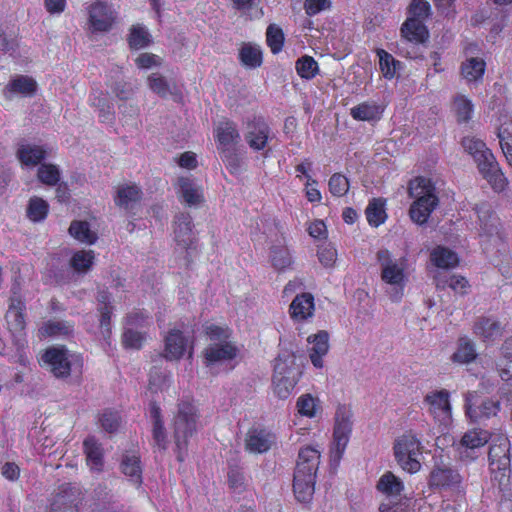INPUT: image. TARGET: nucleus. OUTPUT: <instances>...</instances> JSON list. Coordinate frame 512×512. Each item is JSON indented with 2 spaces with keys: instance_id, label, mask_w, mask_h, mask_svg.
I'll return each instance as SVG.
<instances>
[{
  "instance_id": "nucleus-1",
  "label": "nucleus",
  "mask_w": 512,
  "mask_h": 512,
  "mask_svg": "<svg viewBox=\"0 0 512 512\" xmlns=\"http://www.w3.org/2000/svg\"><path fill=\"white\" fill-rule=\"evenodd\" d=\"M380 267V278L384 284L385 293L392 302H400L408 283L407 259L396 258L387 249H381L376 254Z\"/></svg>"
},
{
  "instance_id": "nucleus-2",
  "label": "nucleus",
  "mask_w": 512,
  "mask_h": 512,
  "mask_svg": "<svg viewBox=\"0 0 512 512\" xmlns=\"http://www.w3.org/2000/svg\"><path fill=\"white\" fill-rule=\"evenodd\" d=\"M408 193L415 199L409 210L411 220L418 225L425 224L439 203L435 187L429 179L416 177L410 181Z\"/></svg>"
},
{
  "instance_id": "nucleus-3",
  "label": "nucleus",
  "mask_w": 512,
  "mask_h": 512,
  "mask_svg": "<svg viewBox=\"0 0 512 512\" xmlns=\"http://www.w3.org/2000/svg\"><path fill=\"white\" fill-rule=\"evenodd\" d=\"M173 426L177 459L182 462L187 453L189 439L199 427L197 407L190 401H181L178 404Z\"/></svg>"
},
{
  "instance_id": "nucleus-4",
  "label": "nucleus",
  "mask_w": 512,
  "mask_h": 512,
  "mask_svg": "<svg viewBox=\"0 0 512 512\" xmlns=\"http://www.w3.org/2000/svg\"><path fill=\"white\" fill-rule=\"evenodd\" d=\"M301 375L296 365V357L289 352L278 356L274 365V391L280 399H286L292 393Z\"/></svg>"
},
{
  "instance_id": "nucleus-5",
  "label": "nucleus",
  "mask_w": 512,
  "mask_h": 512,
  "mask_svg": "<svg viewBox=\"0 0 512 512\" xmlns=\"http://www.w3.org/2000/svg\"><path fill=\"white\" fill-rule=\"evenodd\" d=\"M422 444L412 432L398 437L394 443V455L400 467L411 474L421 468Z\"/></svg>"
},
{
  "instance_id": "nucleus-6",
  "label": "nucleus",
  "mask_w": 512,
  "mask_h": 512,
  "mask_svg": "<svg viewBox=\"0 0 512 512\" xmlns=\"http://www.w3.org/2000/svg\"><path fill=\"white\" fill-rule=\"evenodd\" d=\"M26 304L23 301L19 287L14 284L11 288V296L9 298L8 309L5 314V321L7 329L14 337L15 343L18 348H24L26 345L25 339V314Z\"/></svg>"
},
{
  "instance_id": "nucleus-7",
  "label": "nucleus",
  "mask_w": 512,
  "mask_h": 512,
  "mask_svg": "<svg viewBox=\"0 0 512 512\" xmlns=\"http://www.w3.org/2000/svg\"><path fill=\"white\" fill-rule=\"evenodd\" d=\"M352 411L345 405H339L335 413L331 459L339 462L347 447L352 432Z\"/></svg>"
},
{
  "instance_id": "nucleus-8",
  "label": "nucleus",
  "mask_w": 512,
  "mask_h": 512,
  "mask_svg": "<svg viewBox=\"0 0 512 512\" xmlns=\"http://www.w3.org/2000/svg\"><path fill=\"white\" fill-rule=\"evenodd\" d=\"M77 360L75 355L69 353L64 347H51L42 355L46 364L55 377L63 378L70 375L72 365Z\"/></svg>"
},
{
  "instance_id": "nucleus-9",
  "label": "nucleus",
  "mask_w": 512,
  "mask_h": 512,
  "mask_svg": "<svg viewBox=\"0 0 512 512\" xmlns=\"http://www.w3.org/2000/svg\"><path fill=\"white\" fill-rule=\"evenodd\" d=\"M423 406L433 420L446 428L448 420V391L446 389H433L423 398Z\"/></svg>"
},
{
  "instance_id": "nucleus-10",
  "label": "nucleus",
  "mask_w": 512,
  "mask_h": 512,
  "mask_svg": "<svg viewBox=\"0 0 512 512\" xmlns=\"http://www.w3.org/2000/svg\"><path fill=\"white\" fill-rule=\"evenodd\" d=\"M175 241L181 253H185V264L196 249L195 236L192 230V219L189 214L181 213L176 217L174 228Z\"/></svg>"
},
{
  "instance_id": "nucleus-11",
  "label": "nucleus",
  "mask_w": 512,
  "mask_h": 512,
  "mask_svg": "<svg viewBox=\"0 0 512 512\" xmlns=\"http://www.w3.org/2000/svg\"><path fill=\"white\" fill-rule=\"evenodd\" d=\"M270 138V127L262 117H253L246 122L244 139L252 150H264Z\"/></svg>"
},
{
  "instance_id": "nucleus-12",
  "label": "nucleus",
  "mask_w": 512,
  "mask_h": 512,
  "mask_svg": "<svg viewBox=\"0 0 512 512\" xmlns=\"http://www.w3.org/2000/svg\"><path fill=\"white\" fill-rule=\"evenodd\" d=\"M88 14L89 28L92 32H106L110 30L116 19V13L112 5L102 1H97L90 5Z\"/></svg>"
},
{
  "instance_id": "nucleus-13",
  "label": "nucleus",
  "mask_w": 512,
  "mask_h": 512,
  "mask_svg": "<svg viewBox=\"0 0 512 512\" xmlns=\"http://www.w3.org/2000/svg\"><path fill=\"white\" fill-rule=\"evenodd\" d=\"M428 272L438 289H445L447 287L448 249L446 247L437 246L431 250Z\"/></svg>"
},
{
  "instance_id": "nucleus-14",
  "label": "nucleus",
  "mask_w": 512,
  "mask_h": 512,
  "mask_svg": "<svg viewBox=\"0 0 512 512\" xmlns=\"http://www.w3.org/2000/svg\"><path fill=\"white\" fill-rule=\"evenodd\" d=\"M510 441L505 435L492 439L489 449V461L493 470L505 471L510 467Z\"/></svg>"
},
{
  "instance_id": "nucleus-15",
  "label": "nucleus",
  "mask_w": 512,
  "mask_h": 512,
  "mask_svg": "<svg viewBox=\"0 0 512 512\" xmlns=\"http://www.w3.org/2000/svg\"><path fill=\"white\" fill-rule=\"evenodd\" d=\"M237 353L238 349L232 342H214L204 349V362L206 366L222 364L234 359Z\"/></svg>"
},
{
  "instance_id": "nucleus-16",
  "label": "nucleus",
  "mask_w": 512,
  "mask_h": 512,
  "mask_svg": "<svg viewBox=\"0 0 512 512\" xmlns=\"http://www.w3.org/2000/svg\"><path fill=\"white\" fill-rule=\"evenodd\" d=\"M164 357L168 360H179L188 350L192 349L190 337L179 329H171L165 337Z\"/></svg>"
},
{
  "instance_id": "nucleus-17",
  "label": "nucleus",
  "mask_w": 512,
  "mask_h": 512,
  "mask_svg": "<svg viewBox=\"0 0 512 512\" xmlns=\"http://www.w3.org/2000/svg\"><path fill=\"white\" fill-rule=\"evenodd\" d=\"M79 501L80 492L77 488L63 486L54 496L50 504V512H78Z\"/></svg>"
},
{
  "instance_id": "nucleus-18",
  "label": "nucleus",
  "mask_w": 512,
  "mask_h": 512,
  "mask_svg": "<svg viewBox=\"0 0 512 512\" xmlns=\"http://www.w3.org/2000/svg\"><path fill=\"white\" fill-rule=\"evenodd\" d=\"M476 212L478 214L479 226L481 227V235L497 238L499 242L502 241L500 220L490 207L486 204H481L476 207Z\"/></svg>"
},
{
  "instance_id": "nucleus-19",
  "label": "nucleus",
  "mask_w": 512,
  "mask_h": 512,
  "mask_svg": "<svg viewBox=\"0 0 512 512\" xmlns=\"http://www.w3.org/2000/svg\"><path fill=\"white\" fill-rule=\"evenodd\" d=\"M307 342L311 344V347L309 348V358L316 368H322L323 363V357L328 353L329 351V334L328 332L321 330L318 331L316 334L310 335L307 338Z\"/></svg>"
},
{
  "instance_id": "nucleus-20",
  "label": "nucleus",
  "mask_w": 512,
  "mask_h": 512,
  "mask_svg": "<svg viewBox=\"0 0 512 512\" xmlns=\"http://www.w3.org/2000/svg\"><path fill=\"white\" fill-rule=\"evenodd\" d=\"M315 302L310 293L298 294L289 306V314L292 320L296 322L311 318L314 314Z\"/></svg>"
},
{
  "instance_id": "nucleus-21",
  "label": "nucleus",
  "mask_w": 512,
  "mask_h": 512,
  "mask_svg": "<svg viewBox=\"0 0 512 512\" xmlns=\"http://www.w3.org/2000/svg\"><path fill=\"white\" fill-rule=\"evenodd\" d=\"M475 105L465 94L456 93L453 96L451 110L458 125L467 126L472 121Z\"/></svg>"
},
{
  "instance_id": "nucleus-22",
  "label": "nucleus",
  "mask_w": 512,
  "mask_h": 512,
  "mask_svg": "<svg viewBox=\"0 0 512 512\" xmlns=\"http://www.w3.org/2000/svg\"><path fill=\"white\" fill-rule=\"evenodd\" d=\"M473 332L483 341L492 342L502 336L503 327L493 318L480 317L473 324Z\"/></svg>"
},
{
  "instance_id": "nucleus-23",
  "label": "nucleus",
  "mask_w": 512,
  "mask_h": 512,
  "mask_svg": "<svg viewBox=\"0 0 512 512\" xmlns=\"http://www.w3.org/2000/svg\"><path fill=\"white\" fill-rule=\"evenodd\" d=\"M314 473L294 472L293 490L299 502L307 503L312 499L315 489Z\"/></svg>"
},
{
  "instance_id": "nucleus-24",
  "label": "nucleus",
  "mask_w": 512,
  "mask_h": 512,
  "mask_svg": "<svg viewBox=\"0 0 512 512\" xmlns=\"http://www.w3.org/2000/svg\"><path fill=\"white\" fill-rule=\"evenodd\" d=\"M274 442L271 433L263 429H251L245 439L246 449L251 453H264L268 451Z\"/></svg>"
},
{
  "instance_id": "nucleus-25",
  "label": "nucleus",
  "mask_w": 512,
  "mask_h": 512,
  "mask_svg": "<svg viewBox=\"0 0 512 512\" xmlns=\"http://www.w3.org/2000/svg\"><path fill=\"white\" fill-rule=\"evenodd\" d=\"M87 466L93 472H101L104 466L102 445L94 438L88 437L83 442Z\"/></svg>"
},
{
  "instance_id": "nucleus-26",
  "label": "nucleus",
  "mask_w": 512,
  "mask_h": 512,
  "mask_svg": "<svg viewBox=\"0 0 512 512\" xmlns=\"http://www.w3.org/2000/svg\"><path fill=\"white\" fill-rule=\"evenodd\" d=\"M320 451L316 447L306 446L299 451L295 472L314 473L318 469Z\"/></svg>"
},
{
  "instance_id": "nucleus-27",
  "label": "nucleus",
  "mask_w": 512,
  "mask_h": 512,
  "mask_svg": "<svg viewBox=\"0 0 512 512\" xmlns=\"http://www.w3.org/2000/svg\"><path fill=\"white\" fill-rule=\"evenodd\" d=\"M401 34L404 39L413 43H423L428 38V30L423 21L408 17L402 24Z\"/></svg>"
},
{
  "instance_id": "nucleus-28",
  "label": "nucleus",
  "mask_w": 512,
  "mask_h": 512,
  "mask_svg": "<svg viewBox=\"0 0 512 512\" xmlns=\"http://www.w3.org/2000/svg\"><path fill=\"white\" fill-rule=\"evenodd\" d=\"M178 185L183 201L187 205L194 206L200 204L203 201L202 187L195 183L191 178H179Z\"/></svg>"
},
{
  "instance_id": "nucleus-29",
  "label": "nucleus",
  "mask_w": 512,
  "mask_h": 512,
  "mask_svg": "<svg viewBox=\"0 0 512 512\" xmlns=\"http://www.w3.org/2000/svg\"><path fill=\"white\" fill-rule=\"evenodd\" d=\"M486 63L478 57H470L461 64V76L468 84L477 83L482 80L485 73Z\"/></svg>"
},
{
  "instance_id": "nucleus-30",
  "label": "nucleus",
  "mask_w": 512,
  "mask_h": 512,
  "mask_svg": "<svg viewBox=\"0 0 512 512\" xmlns=\"http://www.w3.org/2000/svg\"><path fill=\"white\" fill-rule=\"evenodd\" d=\"M36 88L37 83L32 78L20 75L9 82L5 89V95L7 98H12L14 94L32 96Z\"/></svg>"
},
{
  "instance_id": "nucleus-31",
  "label": "nucleus",
  "mask_w": 512,
  "mask_h": 512,
  "mask_svg": "<svg viewBox=\"0 0 512 512\" xmlns=\"http://www.w3.org/2000/svg\"><path fill=\"white\" fill-rule=\"evenodd\" d=\"M46 156V150L42 146L22 144L17 150V157L25 166L34 167Z\"/></svg>"
},
{
  "instance_id": "nucleus-32",
  "label": "nucleus",
  "mask_w": 512,
  "mask_h": 512,
  "mask_svg": "<svg viewBox=\"0 0 512 512\" xmlns=\"http://www.w3.org/2000/svg\"><path fill=\"white\" fill-rule=\"evenodd\" d=\"M142 191L135 184H124L117 187L115 204L121 208L128 209L131 205L141 199Z\"/></svg>"
},
{
  "instance_id": "nucleus-33",
  "label": "nucleus",
  "mask_w": 512,
  "mask_h": 512,
  "mask_svg": "<svg viewBox=\"0 0 512 512\" xmlns=\"http://www.w3.org/2000/svg\"><path fill=\"white\" fill-rule=\"evenodd\" d=\"M121 470L129 480L140 485L142 482V469L140 464V457L135 453H126L121 462Z\"/></svg>"
},
{
  "instance_id": "nucleus-34",
  "label": "nucleus",
  "mask_w": 512,
  "mask_h": 512,
  "mask_svg": "<svg viewBox=\"0 0 512 512\" xmlns=\"http://www.w3.org/2000/svg\"><path fill=\"white\" fill-rule=\"evenodd\" d=\"M377 489L389 498L398 499L401 496L404 485L398 477L388 471L380 477Z\"/></svg>"
},
{
  "instance_id": "nucleus-35",
  "label": "nucleus",
  "mask_w": 512,
  "mask_h": 512,
  "mask_svg": "<svg viewBox=\"0 0 512 512\" xmlns=\"http://www.w3.org/2000/svg\"><path fill=\"white\" fill-rule=\"evenodd\" d=\"M74 331L73 323L64 320H50L40 327L39 333L42 337H67Z\"/></svg>"
},
{
  "instance_id": "nucleus-36",
  "label": "nucleus",
  "mask_w": 512,
  "mask_h": 512,
  "mask_svg": "<svg viewBox=\"0 0 512 512\" xmlns=\"http://www.w3.org/2000/svg\"><path fill=\"white\" fill-rule=\"evenodd\" d=\"M383 109L375 102H363L350 111L351 116L358 121H374L380 118Z\"/></svg>"
},
{
  "instance_id": "nucleus-37",
  "label": "nucleus",
  "mask_w": 512,
  "mask_h": 512,
  "mask_svg": "<svg viewBox=\"0 0 512 512\" xmlns=\"http://www.w3.org/2000/svg\"><path fill=\"white\" fill-rule=\"evenodd\" d=\"M216 137L220 145L226 147L235 144L240 139L236 125L231 121L220 122L216 128Z\"/></svg>"
},
{
  "instance_id": "nucleus-38",
  "label": "nucleus",
  "mask_w": 512,
  "mask_h": 512,
  "mask_svg": "<svg viewBox=\"0 0 512 512\" xmlns=\"http://www.w3.org/2000/svg\"><path fill=\"white\" fill-rule=\"evenodd\" d=\"M365 214L371 226L378 227L383 224L387 218L383 200L379 198L372 199L366 208Z\"/></svg>"
},
{
  "instance_id": "nucleus-39",
  "label": "nucleus",
  "mask_w": 512,
  "mask_h": 512,
  "mask_svg": "<svg viewBox=\"0 0 512 512\" xmlns=\"http://www.w3.org/2000/svg\"><path fill=\"white\" fill-rule=\"evenodd\" d=\"M69 233L76 240L85 244H93L97 240V234L90 229L89 224L85 221H73L69 227Z\"/></svg>"
},
{
  "instance_id": "nucleus-40",
  "label": "nucleus",
  "mask_w": 512,
  "mask_h": 512,
  "mask_svg": "<svg viewBox=\"0 0 512 512\" xmlns=\"http://www.w3.org/2000/svg\"><path fill=\"white\" fill-rule=\"evenodd\" d=\"M477 356L475 345L468 337H461L458 341V347L453 354V360L459 363H470Z\"/></svg>"
},
{
  "instance_id": "nucleus-41",
  "label": "nucleus",
  "mask_w": 512,
  "mask_h": 512,
  "mask_svg": "<svg viewBox=\"0 0 512 512\" xmlns=\"http://www.w3.org/2000/svg\"><path fill=\"white\" fill-rule=\"evenodd\" d=\"M490 438L491 435L488 431L482 429H473L467 431L463 435L460 443L466 448L475 449L484 446L486 443H488Z\"/></svg>"
},
{
  "instance_id": "nucleus-42",
  "label": "nucleus",
  "mask_w": 512,
  "mask_h": 512,
  "mask_svg": "<svg viewBox=\"0 0 512 512\" xmlns=\"http://www.w3.org/2000/svg\"><path fill=\"white\" fill-rule=\"evenodd\" d=\"M319 408V400L311 394H303L297 399L296 409L301 416L313 418L316 416Z\"/></svg>"
},
{
  "instance_id": "nucleus-43",
  "label": "nucleus",
  "mask_w": 512,
  "mask_h": 512,
  "mask_svg": "<svg viewBox=\"0 0 512 512\" xmlns=\"http://www.w3.org/2000/svg\"><path fill=\"white\" fill-rule=\"evenodd\" d=\"M295 69L301 78L307 80L314 78L319 73L318 63L308 55H304L296 61Z\"/></svg>"
},
{
  "instance_id": "nucleus-44",
  "label": "nucleus",
  "mask_w": 512,
  "mask_h": 512,
  "mask_svg": "<svg viewBox=\"0 0 512 512\" xmlns=\"http://www.w3.org/2000/svg\"><path fill=\"white\" fill-rule=\"evenodd\" d=\"M377 56L379 57L380 70L383 76L386 79H392L400 67V62L383 49L377 50Z\"/></svg>"
},
{
  "instance_id": "nucleus-45",
  "label": "nucleus",
  "mask_w": 512,
  "mask_h": 512,
  "mask_svg": "<svg viewBox=\"0 0 512 512\" xmlns=\"http://www.w3.org/2000/svg\"><path fill=\"white\" fill-rule=\"evenodd\" d=\"M48 203L39 197H32L27 207V216L33 222L43 221L48 214Z\"/></svg>"
},
{
  "instance_id": "nucleus-46",
  "label": "nucleus",
  "mask_w": 512,
  "mask_h": 512,
  "mask_svg": "<svg viewBox=\"0 0 512 512\" xmlns=\"http://www.w3.org/2000/svg\"><path fill=\"white\" fill-rule=\"evenodd\" d=\"M94 261V253L92 250H80L73 254L70 265L78 273H86Z\"/></svg>"
},
{
  "instance_id": "nucleus-47",
  "label": "nucleus",
  "mask_w": 512,
  "mask_h": 512,
  "mask_svg": "<svg viewBox=\"0 0 512 512\" xmlns=\"http://www.w3.org/2000/svg\"><path fill=\"white\" fill-rule=\"evenodd\" d=\"M271 262L275 269L284 270L292 264V256L284 245H275L271 248Z\"/></svg>"
},
{
  "instance_id": "nucleus-48",
  "label": "nucleus",
  "mask_w": 512,
  "mask_h": 512,
  "mask_svg": "<svg viewBox=\"0 0 512 512\" xmlns=\"http://www.w3.org/2000/svg\"><path fill=\"white\" fill-rule=\"evenodd\" d=\"M495 192H502L508 186V181L501 171L499 164L482 174Z\"/></svg>"
},
{
  "instance_id": "nucleus-49",
  "label": "nucleus",
  "mask_w": 512,
  "mask_h": 512,
  "mask_svg": "<svg viewBox=\"0 0 512 512\" xmlns=\"http://www.w3.org/2000/svg\"><path fill=\"white\" fill-rule=\"evenodd\" d=\"M38 179L45 185L55 186L61 177L59 168L53 164H41L37 173Z\"/></svg>"
},
{
  "instance_id": "nucleus-50",
  "label": "nucleus",
  "mask_w": 512,
  "mask_h": 512,
  "mask_svg": "<svg viewBox=\"0 0 512 512\" xmlns=\"http://www.w3.org/2000/svg\"><path fill=\"white\" fill-rule=\"evenodd\" d=\"M240 59L246 66L252 68L258 67L262 62L261 50L257 46L246 44L240 50Z\"/></svg>"
},
{
  "instance_id": "nucleus-51",
  "label": "nucleus",
  "mask_w": 512,
  "mask_h": 512,
  "mask_svg": "<svg viewBox=\"0 0 512 512\" xmlns=\"http://www.w3.org/2000/svg\"><path fill=\"white\" fill-rule=\"evenodd\" d=\"M266 40L272 53H279L284 44V34L282 29L275 24L269 25L266 31Z\"/></svg>"
},
{
  "instance_id": "nucleus-52",
  "label": "nucleus",
  "mask_w": 512,
  "mask_h": 512,
  "mask_svg": "<svg viewBox=\"0 0 512 512\" xmlns=\"http://www.w3.org/2000/svg\"><path fill=\"white\" fill-rule=\"evenodd\" d=\"M462 482L460 474L450 470V498H453L459 507L465 503V489Z\"/></svg>"
},
{
  "instance_id": "nucleus-53",
  "label": "nucleus",
  "mask_w": 512,
  "mask_h": 512,
  "mask_svg": "<svg viewBox=\"0 0 512 512\" xmlns=\"http://www.w3.org/2000/svg\"><path fill=\"white\" fill-rule=\"evenodd\" d=\"M150 43V35L148 30L141 26H133L129 36V44L132 48L141 49Z\"/></svg>"
},
{
  "instance_id": "nucleus-54",
  "label": "nucleus",
  "mask_w": 512,
  "mask_h": 512,
  "mask_svg": "<svg viewBox=\"0 0 512 512\" xmlns=\"http://www.w3.org/2000/svg\"><path fill=\"white\" fill-rule=\"evenodd\" d=\"M145 341V332L133 328H124L122 343L126 348L140 349Z\"/></svg>"
},
{
  "instance_id": "nucleus-55",
  "label": "nucleus",
  "mask_w": 512,
  "mask_h": 512,
  "mask_svg": "<svg viewBox=\"0 0 512 512\" xmlns=\"http://www.w3.org/2000/svg\"><path fill=\"white\" fill-rule=\"evenodd\" d=\"M328 186L334 196L341 197L348 192L349 181L344 175L335 173L330 177Z\"/></svg>"
},
{
  "instance_id": "nucleus-56",
  "label": "nucleus",
  "mask_w": 512,
  "mask_h": 512,
  "mask_svg": "<svg viewBox=\"0 0 512 512\" xmlns=\"http://www.w3.org/2000/svg\"><path fill=\"white\" fill-rule=\"evenodd\" d=\"M151 324V318L148 313L143 311H134L126 317V328L135 330L143 329Z\"/></svg>"
},
{
  "instance_id": "nucleus-57",
  "label": "nucleus",
  "mask_w": 512,
  "mask_h": 512,
  "mask_svg": "<svg viewBox=\"0 0 512 512\" xmlns=\"http://www.w3.org/2000/svg\"><path fill=\"white\" fill-rule=\"evenodd\" d=\"M473 159L476 162L478 170L481 175L489 171L491 168H495L496 165L498 164L494 154L489 148L482 151L480 154L475 155Z\"/></svg>"
},
{
  "instance_id": "nucleus-58",
  "label": "nucleus",
  "mask_w": 512,
  "mask_h": 512,
  "mask_svg": "<svg viewBox=\"0 0 512 512\" xmlns=\"http://www.w3.org/2000/svg\"><path fill=\"white\" fill-rule=\"evenodd\" d=\"M461 146L464 151L471 155L473 158L475 155L480 154L482 151L488 148L483 140L474 136L463 137L461 140Z\"/></svg>"
},
{
  "instance_id": "nucleus-59",
  "label": "nucleus",
  "mask_w": 512,
  "mask_h": 512,
  "mask_svg": "<svg viewBox=\"0 0 512 512\" xmlns=\"http://www.w3.org/2000/svg\"><path fill=\"white\" fill-rule=\"evenodd\" d=\"M430 14V4L426 0H412L409 5V17L424 21Z\"/></svg>"
},
{
  "instance_id": "nucleus-60",
  "label": "nucleus",
  "mask_w": 512,
  "mask_h": 512,
  "mask_svg": "<svg viewBox=\"0 0 512 512\" xmlns=\"http://www.w3.org/2000/svg\"><path fill=\"white\" fill-rule=\"evenodd\" d=\"M148 85L153 92L162 97L169 93V86L167 81L162 75L158 73H153L148 77Z\"/></svg>"
},
{
  "instance_id": "nucleus-61",
  "label": "nucleus",
  "mask_w": 512,
  "mask_h": 512,
  "mask_svg": "<svg viewBox=\"0 0 512 512\" xmlns=\"http://www.w3.org/2000/svg\"><path fill=\"white\" fill-rule=\"evenodd\" d=\"M100 423L105 431L112 433L118 429L120 425V417L117 412L107 410L101 415Z\"/></svg>"
},
{
  "instance_id": "nucleus-62",
  "label": "nucleus",
  "mask_w": 512,
  "mask_h": 512,
  "mask_svg": "<svg viewBox=\"0 0 512 512\" xmlns=\"http://www.w3.org/2000/svg\"><path fill=\"white\" fill-rule=\"evenodd\" d=\"M450 289L457 295L464 296L470 292L471 286L468 280L460 275H450Z\"/></svg>"
},
{
  "instance_id": "nucleus-63",
  "label": "nucleus",
  "mask_w": 512,
  "mask_h": 512,
  "mask_svg": "<svg viewBox=\"0 0 512 512\" xmlns=\"http://www.w3.org/2000/svg\"><path fill=\"white\" fill-rule=\"evenodd\" d=\"M152 435L155 445L160 450H165L167 448L168 441L163 422H157V424H153Z\"/></svg>"
},
{
  "instance_id": "nucleus-64",
  "label": "nucleus",
  "mask_w": 512,
  "mask_h": 512,
  "mask_svg": "<svg viewBox=\"0 0 512 512\" xmlns=\"http://www.w3.org/2000/svg\"><path fill=\"white\" fill-rule=\"evenodd\" d=\"M336 257V250L331 246H323L318 249V259L324 267H332Z\"/></svg>"
}]
</instances>
